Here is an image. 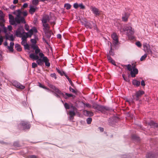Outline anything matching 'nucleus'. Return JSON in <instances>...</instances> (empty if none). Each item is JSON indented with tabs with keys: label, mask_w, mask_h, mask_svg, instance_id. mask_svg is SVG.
Returning <instances> with one entry per match:
<instances>
[{
	"label": "nucleus",
	"mask_w": 158,
	"mask_h": 158,
	"mask_svg": "<svg viewBox=\"0 0 158 158\" xmlns=\"http://www.w3.org/2000/svg\"><path fill=\"white\" fill-rule=\"evenodd\" d=\"M132 65L130 64H128L126 66L127 67V69L131 72L130 74L131 77H134L138 73V70L136 68V64H132Z\"/></svg>",
	"instance_id": "obj_1"
},
{
	"label": "nucleus",
	"mask_w": 158,
	"mask_h": 158,
	"mask_svg": "<svg viewBox=\"0 0 158 158\" xmlns=\"http://www.w3.org/2000/svg\"><path fill=\"white\" fill-rule=\"evenodd\" d=\"M44 56L42 57H41V58H42V59L41 58H39V57L38 55V54L35 55L34 54L31 53L29 55V57L31 58L34 60H37L36 63L37 64L40 66H42L44 64L43 57Z\"/></svg>",
	"instance_id": "obj_2"
},
{
	"label": "nucleus",
	"mask_w": 158,
	"mask_h": 158,
	"mask_svg": "<svg viewBox=\"0 0 158 158\" xmlns=\"http://www.w3.org/2000/svg\"><path fill=\"white\" fill-rule=\"evenodd\" d=\"M17 11L18 13L16 15V17L15 18L16 23L18 24H19L21 23H25L26 22L24 18L23 17L21 16V14L22 13L21 10H17Z\"/></svg>",
	"instance_id": "obj_3"
},
{
	"label": "nucleus",
	"mask_w": 158,
	"mask_h": 158,
	"mask_svg": "<svg viewBox=\"0 0 158 158\" xmlns=\"http://www.w3.org/2000/svg\"><path fill=\"white\" fill-rule=\"evenodd\" d=\"M121 32L127 31V34L128 35H131L134 34V29H132L131 27H125L124 28H122L120 30Z\"/></svg>",
	"instance_id": "obj_4"
},
{
	"label": "nucleus",
	"mask_w": 158,
	"mask_h": 158,
	"mask_svg": "<svg viewBox=\"0 0 158 158\" xmlns=\"http://www.w3.org/2000/svg\"><path fill=\"white\" fill-rule=\"evenodd\" d=\"M31 47L35 51V55H37L38 54L39 56L40 57H42L44 56L43 53L40 52V50L38 46L35 44H32L31 45Z\"/></svg>",
	"instance_id": "obj_5"
},
{
	"label": "nucleus",
	"mask_w": 158,
	"mask_h": 158,
	"mask_svg": "<svg viewBox=\"0 0 158 158\" xmlns=\"http://www.w3.org/2000/svg\"><path fill=\"white\" fill-rule=\"evenodd\" d=\"M92 108L96 111H99L101 112L104 111L105 109L104 107L94 103H93Z\"/></svg>",
	"instance_id": "obj_6"
},
{
	"label": "nucleus",
	"mask_w": 158,
	"mask_h": 158,
	"mask_svg": "<svg viewBox=\"0 0 158 158\" xmlns=\"http://www.w3.org/2000/svg\"><path fill=\"white\" fill-rule=\"evenodd\" d=\"M144 94V92L143 91L139 90L136 93L135 97H134V99H135L136 101L139 100L140 98L141 97L142 95Z\"/></svg>",
	"instance_id": "obj_7"
},
{
	"label": "nucleus",
	"mask_w": 158,
	"mask_h": 158,
	"mask_svg": "<svg viewBox=\"0 0 158 158\" xmlns=\"http://www.w3.org/2000/svg\"><path fill=\"white\" fill-rule=\"evenodd\" d=\"M143 49L144 51L148 54H152V52L150 49V46L149 44L145 43L143 44Z\"/></svg>",
	"instance_id": "obj_8"
},
{
	"label": "nucleus",
	"mask_w": 158,
	"mask_h": 158,
	"mask_svg": "<svg viewBox=\"0 0 158 158\" xmlns=\"http://www.w3.org/2000/svg\"><path fill=\"white\" fill-rule=\"evenodd\" d=\"M20 127H23V129H28L30 127V125L28 123L25 122H22L19 125Z\"/></svg>",
	"instance_id": "obj_9"
},
{
	"label": "nucleus",
	"mask_w": 158,
	"mask_h": 158,
	"mask_svg": "<svg viewBox=\"0 0 158 158\" xmlns=\"http://www.w3.org/2000/svg\"><path fill=\"white\" fill-rule=\"evenodd\" d=\"M24 32V30L23 27H19L17 30L16 32L15 35L17 37H20L21 36L22 33Z\"/></svg>",
	"instance_id": "obj_10"
},
{
	"label": "nucleus",
	"mask_w": 158,
	"mask_h": 158,
	"mask_svg": "<svg viewBox=\"0 0 158 158\" xmlns=\"http://www.w3.org/2000/svg\"><path fill=\"white\" fill-rule=\"evenodd\" d=\"M92 24L88 22H86L85 23V26L87 28H89L90 29L92 28H94L95 29L96 28V24L92 22Z\"/></svg>",
	"instance_id": "obj_11"
},
{
	"label": "nucleus",
	"mask_w": 158,
	"mask_h": 158,
	"mask_svg": "<svg viewBox=\"0 0 158 158\" xmlns=\"http://www.w3.org/2000/svg\"><path fill=\"white\" fill-rule=\"evenodd\" d=\"M111 37L114 40L113 43L116 44L118 42V36L115 33H113L111 35Z\"/></svg>",
	"instance_id": "obj_12"
},
{
	"label": "nucleus",
	"mask_w": 158,
	"mask_h": 158,
	"mask_svg": "<svg viewBox=\"0 0 158 158\" xmlns=\"http://www.w3.org/2000/svg\"><path fill=\"white\" fill-rule=\"evenodd\" d=\"M50 18L48 15H43L42 20V23H47L49 22Z\"/></svg>",
	"instance_id": "obj_13"
},
{
	"label": "nucleus",
	"mask_w": 158,
	"mask_h": 158,
	"mask_svg": "<svg viewBox=\"0 0 158 158\" xmlns=\"http://www.w3.org/2000/svg\"><path fill=\"white\" fill-rule=\"evenodd\" d=\"M49 86L54 90L56 92L60 94H63L62 92L57 88L55 86L52 85H49Z\"/></svg>",
	"instance_id": "obj_14"
},
{
	"label": "nucleus",
	"mask_w": 158,
	"mask_h": 158,
	"mask_svg": "<svg viewBox=\"0 0 158 158\" xmlns=\"http://www.w3.org/2000/svg\"><path fill=\"white\" fill-rule=\"evenodd\" d=\"M43 60L46 66L48 67L50 66V63L49 62V60L46 56H44L43 57Z\"/></svg>",
	"instance_id": "obj_15"
},
{
	"label": "nucleus",
	"mask_w": 158,
	"mask_h": 158,
	"mask_svg": "<svg viewBox=\"0 0 158 158\" xmlns=\"http://www.w3.org/2000/svg\"><path fill=\"white\" fill-rule=\"evenodd\" d=\"M107 57L109 62L114 65H116L115 61L108 54L107 55Z\"/></svg>",
	"instance_id": "obj_16"
},
{
	"label": "nucleus",
	"mask_w": 158,
	"mask_h": 158,
	"mask_svg": "<svg viewBox=\"0 0 158 158\" xmlns=\"http://www.w3.org/2000/svg\"><path fill=\"white\" fill-rule=\"evenodd\" d=\"M75 111H71L69 112V118L70 120H72L73 119L74 116L76 114Z\"/></svg>",
	"instance_id": "obj_17"
},
{
	"label": "nucleus",
	"mask_w": 158,
	"mask_h": 158,
	"mask_svg": "<svg viewBox=\"0 0 158 158\" xmlns=\"http://www.w3.org/2000/svg\"><path fill=\"white\" fill-rule=\"evenodd\" d=\"M148 124L150 126L153 127H154L157 128L158 127V124L155 123L153 121H151L148 123Z\"/></svg>",
	"instance_id": "obj_18"
},
{
	"label": "nucleus",
	"mask_w": 158,
	"mask_h": 158,
	"mask_svg": "<svg viewBox=\"0 0 158 158\" xmlns=\"http://www.w3.org/2000/svg\"><path fill=\"white\" fill-rule=\"evenodd\" d=\"M91 9L93 13L96 15H99L100 13L98 10L95 7H92Z\"/></svg>",
	"instance_id": "obj_19"
},
{
	"label": "nucleus",
	"mask_w": 158,
	"mask_h": 158,
	"mask_svg": "<svg viewBox=\"0 0 158 158\" xmlns=\"http://www.w3.org/2000/svg\"><path fill=\"white\" fill-rule=\"evenodd\" d=\"M42 23L44 27L43 29L44 31L49 30L50 26L48 23Z\"/></svg>",
	"instance_id": "obj_20"
},
{
	"label": "nucleus",
	"mask_w": 158,
	"mask_h": 158,
	"mask_svg": "<svg viewBox=\"0 0 158 158\" xmlns=\"http://www.w3.org/2000/svg\"><path fill=\"white\" fill-rule=\"evenodd\" d=\"M37 9V8L36 7H34L33 6H31L29 10V12L31 14H33L35 12L36 10Z\"/></svg>",
	"instance_id": "obj_21"
},
{
	"label": "nucleus",
	"mask_w": 158,
	"mask_h": 158,
	"mask_svg": "<svg viewBox=\"0 0 158 158\" xmlns=\"http://www.w3.org/2000/svg\"><path fill=\"white\" fill-rule=\"evenodd\" d=\"M47 38L49 39L51 36V31L49 30L44 31Z\"/></svg>",
	"instance_id": "obj_22"
},
{
	"label": "nucleus",
	"mask_w": 158,
	"mask_h": 158,
	"mask_svg": "<svg viewBox=\"0 0 158 158\" xmlns=\"http://www.w3.org/2000/svg\"><path fill=\"white\" fill-rule=\"evenodd\" d=\"M21 36L20 37H22V39L27 40L26 39L28 37V33L24 32L22 33V35H21Z\"/></svg>",
	"instance_id": "obj_23"
},
{
	"label": "nucleus",
	"mask_w": 158,
	"mask_h": 158,
	"mask_svg": "<svg viewBox=\"0 0 158 158\" xmlns=\"http://www.w3.org/2000/svg\"><path fill=\"white\" fill-rule=\"evenodd\" d=\"M15 86L16 87L22 89H24L25 88L24 86L21 85L19 83L15 84Z\"/></svg>",
	"instance_id": "obj_24"
},
{
	"label": "nucleus",
	"mask_w": 158,
	"mask_h": 158,
	"mask_svg": "<svg viewBox=\"0 0 158 158\" xmlns=\"http://www.w3.org/2000/svg\"><path fill=\"white\" fill-rule=\"evenodd\" d=\"M15 48L18 51L20 52L22 51V48L21 46L19 44H15Z\"/></svg>",
	"instance_id": "obj_25"
},
{
	"label": "nucleus",
	"mask_w": 158,
	"mask_h": 158,
	"mask_svg": "<svg viewBox=\"0 0 158 158\" xmlns=\"http://www.w3.org/2000/svg\"><path fill=\"white\" fill-rule=\"evenodd\" d=\"M84 112L86 113V115L88 116H92L94 115V113L92 112L87 111V110H84Z\"/></svg>",
	"instance_id": "obj_26"
},
{
	"label": "nucleus",
	"mask_w": 158,
	"mask_h": 158,
	"mask_svg": "<svg viewBox=\"0 0 158 158\" xmlns=\"http://www.w3.org/2000/svg\"><path fill=\"white\" fill-rule=\"evenodd\" d=\"M132 83L133 85H136L137 86H139L140 84V82L139 81L135 80H133L132 81Z\"/></svg>",
	"instance_id": "obj_27"
},
{
	"label": "nucleus",
	"mask_w": 158,
	"mask_h": 158,
	"mask_svg": "<svg viewBox=\"0 0 158 158\" xmlns=\"http://www.w3.org/2000/svg\"><path fill=\"white\" fill-rule=\"evenodd\" d=\"M5 16V15L2 11L0 10V20L3 21V20H5L4 19Z\"/></svg>",
	"instance_id": "obj_28"
},
{
	"label": "nucleus",
	"mask_w": 158,
	"mask_h": 158,
	"mask_svg": "<svg viewBox=\"0 0 158 158\" xmlns=\"http://www.w3.org/2000/svg\"><path fill=\"white\" fill-rule=\"evenodd\" d=\"M147 157L148 158H151V157L152 158L156 157V156L154 154L150 152L148 153Z\"/></svg>",
	"instance_id": "obj_29"
},
{
	"label": "nucleus",
	"mask_w": 158,
	"mask_h": 158,
	"mask_svg": "<svg viewBox=\"0 0 158 158\" xmlns=\"http://www.w3.org/2000/svg\"><path fill=\"white\" fill-rule=\"evenodd\" d=\"M39 0H32V4L33 5L37 6L39 3Z\"/></svg>",
	"instance_id": "obj_30"
},
{
	"label": "nucleus",
	"mask_w": 158,
	"mask_h": 158,
	"mask_svg": "<svg viewBox=\"0 0 158 158\" xmlns=\"http://www.w3.org/2000/svg\"><path fill=\"white\" fill-rule=\"evenodd\" d=\"M70 107L72 109L73 111H77V109L72 104H71Z\"/></svg>",
	"instance_id": "obj_31"
},
{
	"label": "nucleus",
	"mask_w": 158,
	"mask_h": 158,
	"mask_svg": "<svg viewBox=\"0 0 158 158\" xmlns=\"http://www.w3.org/2000/svg\"><path fill=\"white\" fill-rule=\"evenodd\" d=\"M64 7L66 8V9L67 10H69L71 8V6L69 4L66 3L64 5Z\"/></svg>",
	"instance_id": "obj_32"
},
{
	"label": "nucleus",
	"mask_w": 158,
	"mask_h": 158,
	"mask_svg": "<svg viewBox=\"0 0 158 158\" xmlns=\"http://www.w3.org/2000/svg\"><path fill=\"white\" fill-rule=\"evenodd\" d=\"M110 56V55L112 56H114V53L113 52V51L112 50V48L111 47V48L110 50L109 51V54H108Z\"/></svg>",
	"instance_id": "obj_33"
},
{
	"label": "nucleus",
	"mask_w": 158,
	"mask_h": 158,
	"mask_svg": "<svg viewBox=\"0 0 158 158\" xmlns=\"http://www.w3.org/2000/svg\"><path fill=\"white\" fill-rule=\"evenodd\" d=\"M56 70L57 72L59 73L61 75L63 76L64 75V74H65L64 72H61L60 70L56 68Z\"/></svg>",
	"instance_id": "obj_34"
},
{
	"label": "nucleus",
	"mask_w": 158,
	"mask_h": 158,
	"mask_svg": "<svg viewBox=\"0 0 158 158\" xmlns=\"http://www.w3.org/2000/svg\"><path fill=\"white\" fill-rule=\"evenodd\" d=\"M9 22L12 25H15L16 22L15 19L13 20H10Z\"/></svg>",
	"instance_id": "obj_35"
},
{
	"label": "nucleus",
	"mask_w": 158,
	"mask_h": 158,
	"mask_svg": "<svg viewBox=\"0 0 158 158\" xmlns=\"http://www.w3.org/2000/svg\"><path fill=\"white\" fill-rule=\"evenodd\" d=\"M0 26L2 27H4V23L5 22V20H3V21L2 20H0Z\"/></svg>",
	"instance_id": "obj_36"
},
{
	"label": "nucleus",
	"mask_w": 158,
	"mask_h": 158,
	"mask_svg": "<svg viewBox=\"0 0 158 158\" xmlns=\"http://www.w3.org/2000/svg\"><path fill=\"white\" fill-rule=\"evenodd\" d=\"M38 84H39V86L42 88H43L44 89H46L47 90H49V89L48 88L46 87L44 85H42L39 82Z\"/></svg>",
	"instance_id": "obj_37"
},
{
	"label": "nucleus",
	"mask_w": 158,
	"mask_h": 158,
	"mask_svg": "<svg viewBox=\"0 0 158 158\" xmlns=\"http://www.w3.org/2000/svg\"><path fill=\"white\" fill-rule=\"evenodd\" d=\"M147 54H145L143 56H142L140 59V60L142 61L144 60L147 57Z\"/></svg>",
	"instance_id": "obj_38"
},
{
	"label": "nucleus",
	"mask_w": 158,
	"mask_h": 158,
	"mask_svg": "<svg viewBox=\"0 0 158 158\" xmlns=\"http://www.w3.org/2000/svg\"><path fill=\"white\" fill-rule=\"evenodd\" d=\"M123 77L124 79V80L125 81H127L128 82H129L130 81V80L128 78H127V77H126V76L125 74H123Z\"/></svg>",
	"instance_id": "obj_39"
},
{
	"label": "nucleus",
	"mask_w": 158,
	"mask_h": 158,
	"mask_svg": "<svg viewBox=\"0 0 158 158\" xmlns=\"http://www.w3.org/2000/svg\"><path fill=\"white\" fill-rule=\"evenodd\" d=\"M92 119L91 118H88L87 120V123L88 124H90L92 122Z\"/></svg>",
	"instance_id": "obj_40"
},
{
	"label": "nucleus",
	"mask_w": 158,
	"mask_h": 158,
	"mask_svg": "<svg viewBox=\"0 0 158 158\" xmlns=\"http://www.w3.org/2000/svg\"><path fill=\"white\" fill-rule=\"evenodd\" d=\"M69 90L72 92L73 93H75V94H77V91L75 90L74 89L72 88L71 87H70L69 88Z\"/></svg>",
	"instance_id": "obj_41"
},
{
	"label": "nucleus",
	"mask_w": 158,
	"mask_h": 158,
	"mask_svg": "<svg viewBox=\"0 0 158 158\" xmlns=\"http://www.w3.org/2000/svg\"><path fill=\"white\" fill-rule=\"evenodd\" d=\"M9 40L11 41H13L14 40V38L13 35H11L10 36L9 35Z\"/></svg>",
	"instance_id": "obj_42"
},
{
	"label": "nucleus",
	"mask_w": 158,
	"mask_h": 158,
	"mask_svg": "<svg viewBox=\"0 0 158 158\" xmlns=\"http://www.w3.org/2000/svg\"><path fill=\"white\" fill-rule=\"evenodd\" d=\"M64 106L65 108L66 109H69L70 108V106L67 103H65L64 104Z\"/></svg>",
	"instance_id": "obj_43"
},
{
	"label": "nucleus",
	"mask_w": 158,
	"mask_h": 158,
	"mask_svg": "<svg viewBox=\"0 0 158 158\" xmlns=\"http://www.w3.org/2000/svg\"><path fill=\"white\" fill-rule=\"evenodd\" d=\"M22 41L21 42V44L23 45H24L26 44H27V40L24 39H22Z\"/></svg>",
	"instance_id": "obj_44"
},
{
	"label": "nucleus",
	"mask_w": 158,
	"mask_h": 158,
	"mask_svg": "<svg viewBox=\"0 0 158 158\" xmlns=\"http://www.w3.org/2000/svg\"><path fill=\"white\" fill-rule=\"evenodd\" d=\"M38 66L37 64L35 63H33L32 64V67L33 68H35Z\"/></svg>",
	"instance_id": "obj_45"
},
{
	"label": "nucleus",
	"mask_w": 158,
	"mask_h": 158,
	"mask_svg": "<svg viewBox=\"0 0 158 158\" xmlns=\"http://www.w3.org/2000/svg\"><path fill=\"white\" fill-rule=\"evenodd\" d=\"M84 106H86L87 107L91 108L92 107V106L89 103H86L84 104Z\"/></svg>",
	"instance_id": "obj_46"
},
{
	"label": "nucleus",
	"mask_w": 158,
	"mask_h": 158,
	"mask_svg": "<svg viewBox=\"0 0 158 158\" xmlns=\"http://www.w3.org/2000/svg\"><path fill=\"white\" fill-rule=\"evenodd\" d=\"M25 49H27L29 50V46L28 44H26L25 45H23Z\"/></svg>",
	"instance_id": "obj_47"
},
{
	"label": "nucleus",
	"mask_w": 158,
	"mask_h": 158,
	"mask_svg": "<svg viewBox=\"0 0 158 158\" xmlns=\"http://www.w3.org/2000/svg\"><path fill=\"white\" fill-rule=\"evenodd\" d=\"M79 5H78L77 3H75L73 5V7L75 9H77L79 7Z\"/></svg>",
	"instance_id": "obj_48"
},
{
	"label": "nucleus",
	"mask_w": 158,
	"mask_h": 158,
	"mask_svg": "<svg viewBox=\"0 0 158 158\" xmlns=\"http://www.w3.org/2000/svg\"><path fill=\"white\" fill-rule=\"evenodd\" d=\"M128 17L127 16L123 17H122V20L123 21H127Z\"/></svg>",
	"instance_id": "obj_49"
},
{
	"label": "nucleus",
	"mask_w": 158,
	"mask_h": 158,
	"mask_svg": "<svg viewBox=\"0 0 158 158\" xmlns=\"http://www.w3.org/2000/svg\"><path fill=\"white\" fill-rule=\"evenodd\" d=\"M64 75L68 79L69 83H72V81H71V79L69 78V77L66 74H64Z\"/></svg>",
	"instance_id": "obj_50"
},
{
	"label": "nucleus",
	"mask_w": 158,
	"mask_h": 158,
	"mask_svg": "<svg viewBox=\"0 0 158 158\" xmlns=\"http://www.w3.org/2000/svg\"><path fill=\"white\" fill-rule=\"evenodd\" d=\"M79 7H80L81 9H83L85 8V6L83 5V4L82 3L80 4L79 5Z\"/></svg>",
	"instance_id": "obj_51"
},
{
	"label": "nucleus",
	"mask_w": 158,
	"mask_h": 158,
	"mask_svg": "<svg viewBox=\"0 0 158 158\" xmlns=\"http://www.w3.org/2000/svg\"><path fill=\"white\" fill-rule=\"evenodd\" d=\"M136 44L138 46V47H141V43L139 41H138L136 42Z\"/></svg>",
	"instance_id": "obj_52"
},
{
	"label": "nucleus",
	"mask_w": 158,
	"mask_h": 158,
	"mask_svg": "<svg viewBox=\"0 0 158 158\" xmlns=\"http://www.w3.org/2000/svg\"><path fill=\"white\" fill-rule=\"evenodd\" d=\"M50 76L52 77H54L55 79L56 78V75L55 73L51 74Z\"/></svg>",
	"instance_id": "obj_53"
},
{
	"label": "nucleus",
	"mask_w": 158,
	"mask_h": 158,
	"mask_svg": "<svg viewBox=\"0 0 158 158\" xmlns=\"http://www.w3.org/2000/svg\"><path fill=\"white\" fill-rule=\"evenodd\" d=\"M8 49H9L10 51L12 52L13 51V47L11 46H8Z\"/></svg>",
	"instance_id": "obj_54"
},
{
	"label": "nucleus",
	"mask_w": 158,
	"mask_h": 158,
	"mask_svg": "<svg viewBox=\"0 0 158 158\" xmlns=\"http://www.w3.org/2000/svg\"><path fill=\"white\" fill-rule=\"evenodd\" d=\"M25 29L27 31H28L29 30V26L27 24H25Z\"/></svg>",
	"instance_id": "obj_55"
},
{
	"label": "nucleus",
	"mask_w": 158,
	"mask_h": 158,
	"mask_svg": "<svg viewBox=\"0 0 158 158\" xmlns=\"http://www.w3.org/2000/svg\"><path fill=\"white\" fill-rule=\"evenodd\" d=\"M31 42L32 43L35 44L36 43V41L35 39H32L31 40Z\"/></svg>",
	"instance_id": "obj_56"
},
{
	"label": "nucleus",
	"mask_w": 158,
	"mask_h": 158,
	"mask_svg": "<svg viewBox=\"0 0 158 158\" xmlns=\"http://www.w3.org/2000/svg\"><path fill=\"white\" fill-rule=\"evenodd\" d=\"M9 18L10 20H13L15 19L13 16L11 15H9Z\"/></svg>",
	"instance_id": "obj_57"
},
{
	"label": "nucleus",
	"mask_w": 158,
	"mask_h": 158,
	"mask_svg": "<svg viewBox=\"0 0 158 158\" xmlns=\"http://www.w3.org/2000/svg\"><path fill=\"white\" fill-rule=\"evenodd\" d=\"M3 41V37L2 36L0 37V45L2 44V43Z\"/></svg>",
	"instance_id": "obj_58"
},
{
	"label": "nucleus",
	"mask_w": 158,
	"mask_h": 158,
	"mask_svg": "<svg viewBox=\"0 0 158 158\" xmlns=\"http://www.w3.org/2000/svg\"><path fill=\"white\" fill-rule=\"evenodd\" d=\"M66 96H67L68 97H71L73 96V95L72 94H68L67 93H66L65 94Z\"/></svg>",
	"instance_id": "obj_59"
},
{
	"label": "nucleus",
	"mask_w": 158,
	"mask_h": 158,
	"mask_svg": "<svg viewBox=\"0 0 158 158\" xmlns=\"http://www.w3.org/2000/svg\"><path fill=\"white\" fill-rule=\"evenodd\" d=\"M3 31L6 34V33H7L6 28L5 27H3Z\"/></svg>",
	"instance_id": "obj_60"
},
{
	"label": "nucleus",
	"mask_w": 158,
	"mask_h": 158,
	"mask_svg": "<svg viewBox=\"0 0 158 158\" xmlns=\"http://www.w3.org/2000/svg\"><path fill=\"white\" fill-rule=\"evenodd\" d=\"M141 84L142 86H144L145 85L144 81V80L142 81Z\"/></svg>",
	"instance_id": "obj_61"
},
{
	"label": "nucleus",
	"mask_w": 158,
	"mask_h": 158,
	"mask_svg": "<svg viewBox=\"0 0 158 158\" xmlns=\"http://www.w3.org/2000/svg\"><path fill=\"white\" fill-rule=\"evenodd\" d=\"M33 31L32 29H30L28 32V33L31 34V35H33Z\"/></svg>",
	"instance_id": "obj_62"
},
{
	"label": "nucleus",
	"mask_w": 158,
	"mask_h": 158,
	"mask_svg": "<svg viewBox=\"0 0 158 158\" xmlns=\"http://www.w3.org/2000/svg\"><path fill=\"white\" fill-rule=\"evenodd\" d=\"M28 6V4L26 3H24L23 6V8H26V7H27Z\"/></svg>",
	"instance_id": "obj_63"
},
{
	"label": "nucleus",
	"mask_w": 158,
	"mask_h": 158,
	"mask_svg": "<svg viewBox=\"0 0 158 158\" xmlns=\"http://www.w3.org/2000/svg\"><path fill=\"white\" fill-rule=\"evenodd\" d=\"M12 27L11 26L9 25L8 26V29L9 31H11L12 29Z\"/></svg>",
	"instance_id": "obj_64"
}]
</instances>
